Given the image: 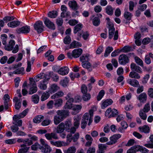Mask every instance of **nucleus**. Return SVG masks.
I'll return each instance as SVG.
<instances>
[{
    "mask_svg": "<svg viewBox=\"0 0 153 153\" xmlns=\"http://www.w3.org/2000/svg\"><path fill=\"white\" fill-rule=\"evenodd\" d=\"M56 113L57 114L53 118L54 123L56 125L62 121L69 114V111L65 110H58Z\"/></svg>",
    "mask_w": 153,
    "mask_h": 153,
    "instance_id": "f257e3e1",
    "label": "nucleus"
},
{
    "mask_svg": "<svg viewBox=\"0 0 153 153\" xmlns=\"http://www.w3.org/2000/svg\"><path fill=\"white\" fill-rule=\"evenodd\" d=\"M106 19L108 21V25H109L108 31H109V38L110 39H111L114 35V40H117L118 37V30H116L115 32V28L114 27V25L111 22H109L110 19L107 18Z\"/></svg>",
    "mask_w": 153,
    "mask_h": 153,
    "instance_id": "f03ea898",
    "label": "nucleus"
},
{
    "mask_svg": "<svg viewBox=\"0 0 153 153\" xmlns=\"http://www.w3.org/2000/svg\"><path fill=\"white\" fill-rule=\"evenodd\" d=\"M30 84L28 86L30 87V89L28 91L29 94H32L35 93L37 90V87L35 81H34L33 78H29Z\"/></svg>",
    "mask_w": 153,
    "mask_h": 153,
    "instance_id": "7ed1b4c3",
    "label": "nucleus"
},
{
    "mask_svg": "<svg viewBox=\"0 0 153 153\" xmlns=\"http://www.w3.org/2000/svg\"><path fill=\"white\" fill-rule=\"evenodd\" d=\"M40 143L42 145L40 148L42 152L43 153H50L52 150L51 148L46 143L44 139H41L40 140Z\"/></svg>",
    "mask_w": 153,
    "mask_h": 153,
    "instance_id": "20e7f679",
    "label": "nucleus"
},
{
    "mask_svg": "<svg viewBox=\"0 0 153 153\" xmlns=\"http://www.w3.org/2000/svg\"><path fill=\"white\" fill-rule=\"evenodd\" d=\"M34 28L39 33H41L44 30V26L42 22L40 21H38L34 24Z\"/></svg>",
    "mask_w": 153,
    "mask_h": 153,
    "instance_id": "39448f33",
    "label": "nucleus"
},
{
    "mask_svg": "<svg viewBox=\"0 0 153 153\" xmlns=\"http://www.w3.org/2000/svg\"><path fill=\"white\" fill-rule=\"evenodd\" d=\"M121 135L120 134H116L110 137V141L107 142L106 144L107 145H112L116 143L117 140L121 137Z\"/></svg>",
    "mask_w": 153,
    "mask_h": 153,
    "instance_id": "423d86ee",
    "label": "nucleus"
},
{
    "mask_svg": "<svg viewBox=\"0 0 153 153\" xmlns=\"http://www.w3.org/2000/svg\"><path fill=\"white\" fill-rule=\"evenodd\" d=\"M88 120H89V114L88 113H85L83 115L81 124V128L82 129L85 128Z\"/></svg>",
    "mask_w": 153,
    "mask_h": 153,
    "instance_id": "0eeeda50",
    "label": "nucleus"
},
{
    "mask_svg": "<svg viewBox=\"0 0 153 153\" xmlns=\"http://www.w3.org/2000/svg\"><path fill=\"white\" fill-rule=\"evenodd\" d=\"M119 62L120 64L125 65L129 62V59L127 55L123 54L119 56Z\"/></svg>",
    "mask_w": 153,
    "mask_h": 153,
    "instance_id": "6e6552de",
    "label": "nucleus"
},
{
    "mask_svg": "<svg viewBox=\"0 0 153 153\" xmlns=\"http://www.w3.org/2000/svg\"><path fill=\"white\" fill-rule=\"evenodd\" d=\"M30 27L28 26H26L18 28L16 29V31L18 33H29L30 31Z\"/></svg>",
    "mask_w": 153,
    "mask_h": 153,
    "instance_id": "1a4fd4ad",
    "label": "nucleus"
},
{
    "mask_svg": "<svg viewBox=\"0 0 153 153\" xmlns=\"http://www.w3.org/2000/svg\"><path fill=\"white\" fill-rule=\"evenodd\" d=\"M131 69L132 71L137 72L139 73H142L141 68L134 63H132L130 65Z\"/></svg>",
    "mask_w": 153,
    "mask_h": 153,
    "instance_id": "9d476101",
    "label": "nucleus"
},
{
    "mask_svg": "<svg viewBox=\"0 0 153 153\" xmlns=\"http://www.w3.org/2000/svg\"><path fill=\"white\" fill-rule=\"evenodd\" d=\"M69 69L66 66H64L60 68L57 71V73L62 76L68 74Z\"/></svg>",
    "mask_w": 153,
    "mask_h": 153,
    "instance_id": "9b49d317",
    "label": "nucleus"
},
{
    "mask_svg": "<svg viewBox=\"0 0 153 153\" xmlns=\"http://www.w3.org/2000/svg\"><path fill=\"white\" fill-rule=\"evenodd\" d=\"M82 53V50L81 48L76 49L74 50L72 52V55L74 58L79 57Z\"/></svg>",
    "mask_w": 153,
    "mask_h": 153,
    "instance_id": "f8f14e48",
    "label": "nucleus"
},
{
    "mask_svg": "<svg viewBox=\"0 0 153 153\" xmlns=\"http://www.w3.org/2000/svg\"><path fill=\"white\" fill-rule=\"evenodd\" d=\"M45 136L46 139L49 140H51L52 138L55 140L59 139V137H58L57 134L55 133H46Z\"/></svg>",
    "mask_w": 153,
    "mask_h": 153,
    "instance_id": "ddd939ff",
    "label": "nucleus"
},
{
    "mask_svg": "<svg viewBox=\"0 0 153 153\" xmlns=\"http://www.w3.org/2000/svg\"><path fill=\"white\" fill-rule=\"evenodd\" d=\"M59 89V87L57 84H53L51 85L48 89V92L51 94L57 91Z\"/></svg>",
    "mask_w": 153,
    "mask_h": 153,
    "instance_id": "4468645a",
    "label": "nucleus"
},
{
    "mask_svg": "<svg viewBox=\"0 0 153 153\" xmlns=\"http://www.w3.org/2000/svg\"><path fill=\"white\" fill-rule=\"evenodd\" d=\"M44 23L48 28L54 30L55 28L54 25L49 19L46 18L44 21Z\"/></svg>",
    "mask_w": 153,
    "mask_h": 153,
    "instance_id": "2eb2a0df",
    "label": "nucleus"
},
{
    "mask_svg": "<svg viewBox=\"0 0 153 153\" xmlns=\"http://www.w3.org/2000/svg\"><path fill=\"white\" fill-rule=\"evenodd\" d=\"M15 45V42L14 41L11 40L9 42L8 44L5 46L4 48L6 50L8 51H11L13 49Z\"/></svg>",
    "mask_w": 153,
    "mask_h": 153,
    "instance_id": "dca6fc26",
    "label": "nucleus"
},
{
    "mask_svg": "<svg viewBox=\"0 0 153 153\" xmlns=\"http://www.w3.org/2000/svg\"><path fill=\"white\" fill-rule=\"evenodd\" d=\"M50 79L49 77H45L44 79L42 82H41L39 86V87L40 89L43 90H45L47 88L46 85L45 84Z\"/></svg>",
    "mask_w": 153,
    "mask_h": 153,
    "instance_id": "f3484780",
    "label": "nucleus"
},
{
    "mask_svg": "<svg viewBox=\"0 0 153 153\" xmlns=\"http://www.w3.org/2000/svg\"><path fill=\"white\" fill-rule=\"evenodd\" d=\"M65 124L63 123H61L57 126L56 129V132L58 133H62L65 130Z\"/></svg>",
    "mask_w": 153,
    "mask_h": 153,
    "instance_id": "a211bd4d",
    "label": "nucleus"
},
{
    "mask_svg": "<svg viewBox=\"0 0 153 153\" xmlns=\"http://www.w3.org/2000/svg\"><path fill=\"white\" fill-rule=\"evenodd\" d=\"M17 141L19 143L23 142L24 143V144L26 145V146H27V145L30 146L33 143L32 140H29V139L28 138H26L25 140L22 139H19L17 140Z\"/></svg>",
    "mask_w": 153,
    "mask_h": 153,
    "instance_id": "6ab92c4d",
    "label": "nucleus"
},
{
    "mask_svg": "<svg viewBox=\"0 0 153 153\" xmlns=\"http://www.w3.org/2000/svg\"><path fill=\"white\" fill-rule=\"evenodd\" d=\"M78 36L80 37L82 36L84 40H86L88 38L89 34L87 31L84 32L82 30H81L78 32Z\"/></svg>",
    "mask_w": 153,
    "mask_h": 153,
    "instance_id": "aec40b11",
    "label": "nucleus"
},
{
    "mask_svg": "<svg viewBox=\"0 0 153 153\" xmlns=\"http://www.w3.org/2000/svg\"><path fill=\"white\" fill-rule=\"evenodd\" d=\"M140 102H145L146 100L147 96L145 93L143 92L140 94L137 97Z\"/></svg>",
    "mask_w": 153,
    "mask_h": 153,
    "instance_id": "412c9836",
    "label": "nucleus"
},
{
    "mask_svg": "<svg viewBox=\"0 0 153 153\" xmlns=\"http://www.w3.org/2000/svg\"><path fill=\"white\" fill-rule=\"evenodd\" d=\"M112 102L113 101L111 99L106 100L102 103L101 105L102 108L104 109L106 108L108 105H111Z\"/></svg>",
    "mask_w": 153,
    "mask_h": 153,
    "instance_id": "4be33fe9",
    "label": "nucleus"
},
{
    "mask_svg": "<svg viewBox=\"0 0 153 153\" xmlns=\"http://www.w3.org/2000/svg\"><path fill=\"white\" fill-rule=\"evenodd\" d=\"M68 4L70 7L72 9L76 10L78 9L77 4L75 1L73 0L69 1Z\"/></svg>",
    "mask_w": 153,
    "mask_h": 153,
    "instance_id": "5701e85b",
    "label": "nucleus"
},
{
    "mask_svg": "<svg viewBox=\"0 0 153 153\" xmlns=\"http://www.w3.org/2000/svg\"><path fill=\"white\" fill-rule=\"evenodd\" d=\"M121 125L122 127H119L118 130L120 132L123 133V130L126 129L128 127V125L126 121H123L121 122Z\"/></svg>",
    "mask_w": 153,
    "mask_h": 153,
    "instance_id": "b1692460",
    "label": "nucleus"
},
{
    "mask_svg": "<svg viewBox=\"0 0 153 153\" xmlns=\"http://www.w3.org/2000/svg\"><path fill=\"white\" fill-rule=\"evenodd\" d=\"M127 82L128 83L134 87H138L139 85V82L135 79H129Z\"/></svg>",
    "mask_w": 153,
    "mask_h": 153,
    "instance_id": "393cba45",
    "label": "nucleus"
},
{
    "mask_svg": "<svg viewBox=\"0 0 153 153\" xmlns=\"http://www.w3.org/2000/svg\"><path fill=\"white\" fill-rule=\"evenodd\" d=\"M20 24V22L18 21H14L8 23L7 25L10 27L14 28L18 26Z\"/></svg>",
    "mask_w": 153,
    "mask_h": 153,
    "instance_id": "a878e982",
    "label": "nucleus"
},
{
    "mask_svg": "<svg viewBox=\"0 0 153 153\" xmlns=\"http://www.w3.org/2000/svg\"><path fill=\"white\" fill-rule=\"evenodd\" d=\"M21 147L23 148H22L18 151V153H26L28 150L29 147H27L26 145L23 144L21 145Z\"/></svg>",
    "mask_w": 153,
    "mask_h": 153,
    "instance_id": "bb28decb",
    "label": "nucleus"
},
{
    "mask_svg": "<svg viewBox=\"0 0 153 153\" xmlns=\"http://www.w3.org/2000/svg\"><path fill=\"white\" fill-rule=\"evenodd\" d=\"M129 76L131 78L136 79H139L140 78V76L138 73L134 71H132L130 72Z\"/></svg>",
    "mask_w": 153,
    "mask_h": 153,
    "instance_id": "cd10ccee",
    "label": "nucleus"
},
{
    "mask_svg": "<svg viewBox=\"0 0 153 153\" xmlns=\"http://www.w3.org/2000/svg\"><path fill=\"white\" fill-rule=\"evenodd\" d=\"M83 27V25L81 24H79L76 25L74 27V33L76 34L77 32H80Z\"/></svg>",
    "mask_w": 153,
    "mask_h": 153,
    "instance_id": "c85d7f7f",
    "label": "nucleus"
},
{
    "mask_svg": "<svg viewBox=\"0 0 153 153\" xmlns=\"http://www.w3.org/2000/svg\"><path fill=\"white\" fill-rule=\"evenodd\" d=\"M89 55L88 54H83L80 57V61L83 63L88 61L89 60Z\"/></svg>",
    "mask_w": 153,
    "mask_h": 153,
    "instance_id": "c756f323",
    "label": "nucleus"
},
{
    "mask_svg": "<svg viewBox=\"0 0 153 153\" xmlns=\"http://www.w3.org/2000/svg\"><path fill=\"white\" fill-rule=\"evenodd\" d=\"M16 115H15L13 117V120L15 121L13 123V124L14 125H16V123L18 125V126H22V120H19V119L17 118Z\"/></svg>",
    "mask_w": 153,
    "mask_h": 153,
    "instance_id": "7c9ffc66",
    "label": "nucleus"
},
{
    "mask_svg": "<svg viewBox=\"0 0 153 153\" xmlns=\"http://www.w3.org/2000/svg\"><path fill=\"white\" fill-rule=\"evenodd\" d=\"M139 129L141 132L146 133H149L150 131L149 127L147 125H145L142 127H140Z\"/></svg>",
    "mask_w": 153,
    "mask_h": 153,
    "instance_id": "2f4dec72",
    "label": "nucleus"
},
{
    "mask_svg": "<svg viewBox=\"0 0 153 153\" xmlns=\"http://www.w3.org/2000/svg\"><path fill=\"white\" fill-rule=\"evenodd\" d=\"M82 108V106L81 105H74L72 110L75 111V114H77L79 112Z\"/></svg>",
    "mask_w": 153,
    "mask_h": 153,
    "instance_id": "473e14b6",
    "label": "nucleus"
},
{
    "mask_svg": "<svg viewBox=\"0 0 153 153\" xmlns=\"http://www.w3.org/2000/svg\"><path fill=\"white\" fill-rule=\"evenodd\" d=\"M64 95V93L62 91H59L53 94L51 97L52 99H55L59 97H62Z\"/></svg>",
    "mask_w": 153,
    "mask_h": 153,
    "instance_id": "72a5a7b5",
    "label": "nucleus"
},
{
    "mask_svg": "<svg viewBox=\"0 0 153 153\" xmlns=\"http://www.w3.org/2000/svg\"><path fill=\"white\" fill-rule=\"evenodd\" d=\"M80 120L78 117L74 118V127L77 129L80 125Z\"/></svg>",
    "mask_w": 153,
    "mask_h": 153,
    "instance_id": "f704fd0d",
    "label": "nucleus"
},
{
    "mask_svg": "<svg viewBox=\"0 0 153 153\" xmlns=\"http://www.w3.org/2000/svg\"><path fill=\"white\" fill-rule=\"evenodd\" d=\"M82 65L83 67L89 70V71H91V65L88 61L82 63Z\"/></svg>",
    "mask_w": 153,
    "mask_h": 153,
    "instance_id": "c9c22d12",
    "label": "nucleus"
},
{
    "mask_svg": "<svg viewBox=\"0 0 153 153\" xmlns=\"http://www.w3.org/2000/svg\"><path fill=\"white\" fill-rule=\"evenodd\" d=\"M134 59L135 62L138 65L142 67L143 66V61L138 57L135 56L134 57Z\"/></svg>",
    "mask_w": 153,
    "mask_h": 153,
    "instance_id": "e433bc0d",
    "label": "nucleus"
},
{
    "mask_svg": "<svg viewBox=\"0 0 153 153\" xmlns=\"http://www.w3.org/2000/svg\"><path fill=\"white\" fill-rule=\"evenodd\" d=\"M49 92L48 91H45L43 93L41 98L42 101H44L48 99L50 96Z\"/></svg>",
    "mask_w": 153,
    "mask_h": 153,
    "instance_id": "4c0bfd02",
    "label": "nucleus"
},
{
    "mask_svg": "<svg viewBox=\"0 0 153 153\" xmlns=\"http://www.w3.org/2000/svg\"><path fill=\"white\" fill-rule=\"evenodd\" d=\"M44 118V117L41 115H38L36 117L33 119V121L35 123H39Z\"/></svg>",
    "mask_w": 153,
    "mask_h": 153,
    "instance_id": "58836bf2",
    "label": "nucleus"
},
{
    "mask_svg": "<svg viewBox=\"0 0 153 153\" xmlns=\"http://www.w3.org/2000/svg\"><path fill=\"white\" fill-rule=\"evenodd\" d=\"M24 71V68L23 67H22L16 69L13 72L12 74H22V75H23L24 74L23 72Z\"/></svg>",
    "mask_w": 153,
    "mask_h": 153,
    "instance_id": "ea45409f",
    "label": "nucleus"
},
{
    "mask_svg": "<svg viewBox=\"0 0 153 153\" xmlns=\"http://www.w3.org/2000/svg\"><path fill=\"white\" fill-rule=\"evenodd\" d=\"M151 143L145 144L144 146L145 147L149 148H153V134L150 136L149 137Z\"/></svg>",
    "mask_w": 153,
    "mask_h": 153,
    "instance_id": "a19ab883",
    "label": "nucleus"
},
{
    "mask_svg": "<svg viewBox=\"0 0 153 153\" xmlns=\"http://www.w3.org/2000/svg\"><path fill=\"white\" fill-rule=\"evenodd\" d=\"M89 122L88 123V125L90 126L91 123L93 121V110L91 109L89 110Z\"/></svg>",
    "mask_w": 153,
    "mask_h": 153,
    "instance_id": "79ce46f5",
    "label": "nucleus"
},
{
    "mask_svg": "<svg viewBox=\"0 0 153 153\" xmlns=\"http://www.w3.org/2000/svg\"><path fill=\"white\" fill-rule=\"evenodd\" d=\"M29 111V109L27 108L24 110L22 113H20L17 116V118L18 119L22 118L25 116Z\"/></svg>",
    "mask_w": 153,
    "mask_h": 153,
    "instance_id": "37998d69",
    "label": "nucleus"
},
{
    "mask_svg": "<svg viewBox=\"0 0 153 153\" xmlns=\"http://www.w3.org/2000/svg\"><path fill=\"white\" fill-rule=\"evenodd\" d=\"M69 80L68 78L65 77L61 81L60 84L63 87H66L68 84Z\"/></svg>",
    "mask_w": 153,
    "mask_h": 153,
    "instance_id": "c03bdc74",
    "label": "nucleus"
},
{
    "mask_svg": "<svg viewBox=\"0 0 153 153\" xmlns=\"http://www.w3.org/2000/svg\"><path fill=\"white\" fill-rule=\"evenodd\" d=\"M76 148L74 146H71L68 148V149L64 151L65 153H75L76 152Z\"/></svg>",
    "mask_w": 153,
    "mask_h": 153,
    "instance_id": "a18cd8bd",
    "label": "nucleus"
},
{
    "mask_svg": "<svg viewBox=\"0 0 153 153\" xmlns=\"http://www.w3.org/2000/svg\"><path fill=\"white\" fill-rule=\"evenodd\" d=\"M45 75L44 73H41L37 75L34 77L35 80L36 82L39 81L40 79L44 78L45 77Z\"/></svg>",
    "mask_w": 153,
    "mask_h": 153,
    "instance_id": "49530a36",
    "label": "nucleus"
},
{
    "mask_svg": "<svg viewBox=\"0 0 153 153\" xmlns=\"http://www.w3.org/2000/svg\"><path fill=\"white\" fill-rule=\"evenodd\" d=\"M105 11L106 13L110 15H112L113 13V9L110 6H107L105 9Z\"/></svg>",
    "mask_w": 153,
    "mask_h": 153,
    "instance_id": "de8ad7c7",
    "label": "nucleus"
},
{
    "mask_svg": "<svg viewBox=\"0 0 153 153\" xmlns=\"http://www.w3.org/2000/svg\"><path fill=\"white\" fill-rule=\"evenodd\" d=\"M150 109V105L149 103H147L144 105L143 109L140 110H142L144 113H147Z\"/></svg>",
    "mask_w": 153,
    "mask_h": 153,
    "instance_id": "09e8293b",
    "label": "nucleus"
},
{
    "mask_svg": "<svg viewBox=\"0 0 153 153\" xmlns=\"http://www.w3.org/2000/svg\"><path fill=\"white\" fill-rule=\"evenodd\" d=\"M58 15L57 11H50L48 14V16L51 18H54L56 17Z\"/></svg>",
    "mask_w": 153,
    "mask_h": 153,
    "instance_id": "8fccbe9b",
    "label": "nucleus"
},
{
    "mask_svg": "<svg viewBox=\"0 0 153 153\" xmlns=\"http://www.w3.org/2000/svg\"><path fill=\"white\" fill-rule=\"evenodd\" d=\"M113 50V48L111 47L108 46L107 47L105 51L104 56L105 57H107L108 54Z\"/></svg>",
    "mask_w": 153,
    "mask_h": 153,
    "instance_id": "3c124183",
    "label": "nucleus"
},
{
    "mask_svg": "<svg viewBox=\"0 0 153 153\" xmlns=\"http://www.w3.org/2000/svg\"><path fill=\"white\" fill-rule=\"evenodd\" d=\"M54 105L56 107H59L62 104L63 101L60 98L58 99H57L55 100Z\"/></svg>",
    "mask_w": 153,
    "mask_h": 153,
    "instance_id": "603ef678",
    "label": "nucleus"
},
{
    "mask_svg": "<svg viewBox=\"0 0 153 153\" xmlns=\"http://www.w3.org/2000/svg\"><path fill=\"white\" fill-rule=\"evenodd\" d=\"M32 100L35 103H37L39 100V97L37 94H34L32 96Z\"/></svg>",
    "mask_w": 153,
    "mask_h": 153,
    "instance_id": "864d4df0",
    "label": "nucleus"
},
{
    "mask_svg": "<svg viewBox=\"0 0 153 153\" xmlns=\"http://www.w3.org/2000/svg\"><path fill=\"white\" fill-rule=\"evenodd\" d=\"M100 22V19L98 17H95L93 20V23L95 26H98Z\"/></svg>",
    "mask_w": 153,
    "mask_h": 153,
    "instance_id": "5fc2aeb1",
    "label": "nucleus"
},
{
    "mask_svg": "<svg viewBox=\"0 0 153 153\" xmlns=\"http://www.w3.org/2000/svg\"><path fill=\"white\" fill-rule=\"evenodd\" d=\"M106 144H100L98 145V149L102 151H104L107 149Z\"/></svg>",
    "mask_w": 153,
    "mask_h": 153,
    "instance_id": "6e6d98bb",
    "label": "nucleus"
},
{
    "mask_svg": "<svg viewBox=\"0 0 153 153\" xmlns=\"http://www.w3.org/2000/svg\"><path fill=\"white\" fill-rule=\"evenodd\" d=\"M14 18H15L13 16H6L3 18V20L5 22L7 23L8 22L13 20Z\"/></svg>",
    "mask_w": 153,
    "mask_h": 153,
    "instance_id": "4d7b16f0",
    "label": "nucleus"
},
{
    "mask_svg": "<svg viewBox=\"0 0 153 153\" xmlns=\"http://www.w3.org/2000/svg\"><path fill=\"white\" fill-rule=\"evenodd\" d=\"M133 50L132 47L131 46H126L124 47L122 51L123 52L126 53L131 51H132Z\"/></svg>",
    "mask_w": 153,
    "mask_h": 153,
    "instance_id": "13d9d810",
    "label": "nucleus"
},
{
    "mask_svg": "<svg viewBox=\"0 0 153 153\" xmlns=\"http://www.w3.org/2000/svg\"><path fill=\"white\" fill-rule=\"evenodd\" d=\"M65 129L66 131H67L71 127V124L70 121H66L65 123Z\"/></svg>",
    "mask_w": 153,
    "mask_h": 153,
    "instance_id": "bf43d9fd",
    "label": "nucleus"
},
{
    "mask_svg": "<svg viewBox=\"0 0 153 153\" xmlns=\"http://www.w3.org/2000/svg\"><path fill=\"white\" fill-rule=\"evenodd\" d=\"M146 113L142 110H140L139 111V116L143 120H146L147 118V115Z\"/></svg>",
    "mask_w": 153,
    "mask_h": 153,
    "instance_id": "052dcab7",
    "label": "nucleus"
},
{
    "mask_svg": "<svg viewBox=\"0 0 153 153\" xmlns=\"http://www.w3.org/2000/svg\"><path fill=\"white\" fill-rule=\"evenodd\" d=\"M132 16V14L129 12H126L124 13V17L127 20H131Z\"/></svg>",
    "mask_w": 153,
    "mask_h": 153,
    "instance_id": "680f3d73",
    "label": "nucleus"
},
{
    "mask_svg": "<svg viewBox=\"0 0 153 153\" xmlns=\"http://www.w3.org/2000/svg\"><path fill=\"white\" fill-rule=\"evenodd\" d=\"M73 105H74L72 104L71 103L66 102L64 106V108L65 109H72Z\"/></svg>",
    "mask_w": 153,
    "mask_h": 153,
    "instance_id": "e2e57ef3",
    "label": "nucleus"
},
{
    "mask_svg": "<svg viewBox=\"0 0 153 153\" xmlns=\"http://www.w3.org/2000/svg\"><path fill=\"white\" fill-rule=\"evenodd\" d=\"M105 94L104 90H101L99 93L98 95L97 96V98L98 101L100 100L103 97Z\"/></svg>",
    "mask_w": 153,
    "mask_h": 153,
    "instance_id": "0e129e2a",
    "label": "nucleus"
},
{
    "mask_svg": "<svg viewBox=\"0 0 153 153\" xmlns=\"http://www.w3.org/2000/svg\"><path fill=\"white\" fill-rule=\"evenodd\" d=\"M7 37V35L5 34H4L1 35V38L2 40V44L4 45H6V44Z\"/></svg>",
    "mask_w": 153,
    "mask_h": 153,
    "instance_id": "69168bd1",
    "label": "nucleus"
},
{
    "mask_svg": "<svg viewBox=\"0 0 153 153\" xmlns=\"http://www.w3.org/2000/svg\"><path fill=\"white\" fill-rule=\"evenodd\" d=\"M70 15V13L69 11H66L62 12L61 14V16L62 18L67 17Z\"/></svg>",
    "mask_w": 153,
    "mask_h": 153,
    "instance_id": "338daca9",
    "label": "nucleus"
},
{
    "mask_svg": "<svg viewBox=\"0 0 153 153\" xmlns=\"http://www.w3.org/2000/svg\"><path fill=\"white\" fill-rule=\"evenodd\" d=\"M148 96L151 98H153V88H149L147 91Z\"/></svg>",
    "mask_w": 153,
    "mask_h": 153,
    "instance_id": "774afa93",
    "label": "nucleus"
}]
</instances>
